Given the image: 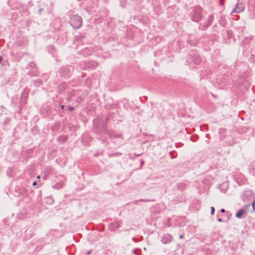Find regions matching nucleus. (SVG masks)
I'll list each match as a JSON object with an SVG mask.
<instances>
[{"mask_svg":"<svg viewBox=\"0 0 255 255\" xmlns=\"http://www.w3.org/2000/svg\"><path fill=\"white\" fill-rule=\"evenodd\" d=\"M73 26L76 28H79L82 24V20L81 17L79 16H74L71 20Z\"/></svg>","mask_w":255,"mask_h":255,"instance_id":"1","label":"nucleus"},{"mask_svg":"<svg viewBox=\"0 0 255 255\" xmlns=\"http://www.w3.org/2000/svg\"><path fill=\"white\" fill-rule=\"evenodd\" d=\"M246 213V211L245 210H240L237 214L236 217L238 218H241L244 214Z\"/></svg>","mask_w":255,"mask_h":255,"instance_id":"2","label":"nucleus"},{"mask_svg":"<svg viewBox=\"0 0 255 255\" xmlns=\"http://www.w3.org/2000/svg\"><path fill=\"white\" fill-rule=\"evenodd\" d=\"M211 214L213 215L214 214V212H215V208L213 207H212L211 208Z\"/></svg>","mask_w":255,"mask_h":255,"instance_id":"3","label":"nucleus"},{"mask_svg":"<svg viewBox=\"0 0 255 255\" xmlns=\"http://www.w3.org/2000/svg\"><path fill=\"white\" fill-rule=\"evenodd\" d=\"M252 206L254 210L255 211V201L252 203Z\"/></svg>","mask_w":255,"mask_h":255,"instance_id":"4","label":"nucleus"},{"mask_svg":"<svg viewBox=\"0 0 255 255\" xmlns=\"http://www.w3.org/2000/svg\"><path fill=\"white\" fill-rule=\"evenodd\" d=\"M68 109L70 111H72L73 110V107H69L68 108Z\"/></svg>","mask_w":255,"mask_h":255,"instance_id":"5","label":"nucleus"},{"mask_svg":"<svg viewBox=\"0 0 255 255\" xmlns=\"http://www.w3.org/2000/svg\"><path fill=\"white\" fill-rule=\"evenodd\" d=\"M221 212L222 213H224L225 212V210L224 209H222L221 210Z\"/></svg>","mask_w":255,"mask_h":255,"instance_id":"6","label":"nucleus"},{"mask_svg":"<svg viewBox=\"0 0 255 255\" xmlns=\"http://www.w3.org/2000/svg\"><path fill=\"white\" fill-rule=\"evenodd\" d=\"M179 238H180V239H182V238H183V235H180V237H179Z\"/></svg>","mask_w":255,"mask_h":255,"instance_id":"7","label":"nucleus"},{"mask_svg":"<svg viewBox=\"0 0 255 255\" xmlns=\"http://www.w3.org/2000/svg\"><path fill=\"white\" fill-rule=\"evenodd\" d=\"M36 183L35 182H33L32 184L33 186H35V185H36Z\"/></svg>","mask_w":255,"mask_h":255,"instance_id":"8","label":"nucleus"},{"mask_svg":"<svg viewBox=\"0 0 255 255\" xmlns=\"http://www.w3.org/2000/svg\"><path fill=\"white\" fill-rule=\"evenodd\" d=\"M40 175H38L37 176V179H40Z\"/></svg>","mask_w":255,"mask_h":255,"instance_id":"9","label":"nucleus"},{"mask_svg":"<svg viewBox=\"0 0 255 255\" xmlns=\"http://www.w3.org/2000/svg\"><path fill=\"white\" fill-rule=\"evenodd\" d=\"M61 108L62 109H63L64 107L63 105H61Z\"/></svg>","mask_w":255,"mask_h":255,"instance_id":"10","label":"nucleus"},{"mask_svg":"<svg viewBox=\"0 0 255 255\" xmlns=\"http://www.w3.org/2000/svg\"><path fill=\"white\" fill-rule=\"evenodd\" d=\"M221 219H219V221H221Z\"/></svg>","mask_w":255,"mask_h":255,"instance_id":"11","label":"nucleus"}]
</instances>
